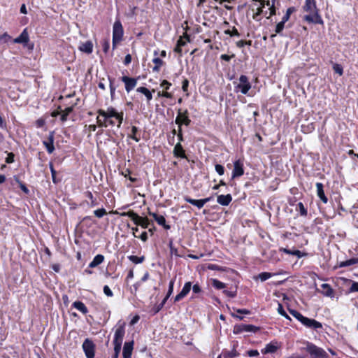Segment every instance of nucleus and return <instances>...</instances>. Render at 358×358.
<instances>
[{
	"label": "nucleus",
	"mask_w": 358,
	"mask_h": 358,
	"mask_svg": "<svg viewBox=\"0 0 358 358\" xmlns=\"http://www.w3.org/2000/svg\"><path fill=\"white\" fill-rule=\"evenodd\" d=\"M120 215L122 217H129L133 220L134 223L137 226H141L144 219V217L139 216L134 210L121 213H120Z\"/></svg>",
	"instance_id": "10"
},
{
	"label": "nucleus",
	"mask_w": 358,
	"mask_h": 358,
	"mask_svg": "<svg viewBox=\"0 0 358 358\" xmlns=\"http://www.w3.org/2000/svg\"><path fill=\"white\" fill-rule=\"evenodd\" d=\"M148 214L155 219L159 225L162 226L166 230L170 229L171 226L169 224H166V219L163 215H158L156 213H152L151 211H148Z\"/></svg>",
	"instance_id": "15"
},
{
	"label": "nucleus",
	"mask_w": 358,
	"mask_h": 358,
	"mask_svg": "<svg viewBox=\"0 0 358 358\" xmlns=\"http://www.w3.org/2000/svg\"><path fill=\"white\" fill-rule=\"evenodd\" d=\"M289 310V313L293 316L298 321L300 320L301 317H302V314L301 313H299V311L296 310H294V309H290L289 308L288 309Z\"/></svg>",
	"instance_id": "45"
},
{
	"label": "nucleus",
	"mask_w": 358,
	"mask_h": 358,
	"mask_svg": "<svg viewBox=\"0 0 358 358\" xmlns=\"http://www.w3.org/2000/svg\"><path fill=\"white\" fill-rule=\"evenodd\" d=\"M134 349V341L126 342L123 346L122 355L124 358H131Z\"/></svg>",
	"instance_id": "17"
},
{
	"label": "nucleus",
	"mask_w": 358,
	"mask_h": 358,
	"mask_svg": "<svg viewBox=\"0 0 358 358\" xmlns=\"http://www.w3.org/2000/svg\"><path fill=\"white\" fill-rule=\"evenodd\" d=\"M127 136L128 138L134 140L136 142H139L141 137L138 127H136V126H132L131 127V133L128 134Z\"/></svg>",
	"instance_id": "24"
},
{
	"label": "nucleus",
	"mask_w": 358,
	"mask_h": 358,
	"mask_svg": "<svg viewBox=\"0 0 358 358\" xmlns=\"http://www.w3.org/2000/svg\"><path fill=\"white\" fill-rule=\"evenodd\" d=\"M123 27L120 20H117L114 22L113 27V48H115L116 43L122 41L123 37Z\"/></svg>",
	"instance_id": "4"
},
{
	"label": "nucleus",
	"mask_w": 358,
	"mask_h": 358,
	"mask_svg": "<svg viewBox=\"0 0 358 358\" xmlns=\"http://www.w3.org/2000/svg\"><path fill=\"white\" fill-rule=\"evenodd\" d=\"M187 110H185L183 113H182L181 110H178V115L176 119V124H178V127H181L183 124L186 126H189L190 124L191 120L187 115Z\"/></svg>",
	"instance_id": "9"
},
{
	"label": "nucleus",
	"mask_w": 358,
	"mask_h": 358,
	"mask_svg": "<svg viewBox=\"0 0 358 358\" xmlns=\"http://www.w3.org/2000/svg\"><path fill=\"white\" fill-rule=\"evenodd\" d=\"M316 187L317 196L321 199V201L324 203H327L328 202V199L324 194L323 184L321 182H317Z\"/></svg>",
	"instance_id": "18"
},
{
	"label": "nucleus",
	"mask_w": 358,
	"mask_h": 358,
	"mask_svg": "<svg viewBox=\"0 0 358 358\" xmlns=\"http://www.w3.org/2000/svg\"><path fill=\"white\" fill-rule=\"evenodd\" d=\"M299 322L306 327L312 329H322V324L321 322L314 320L310 319L308 317H306L303 315L301 317Z\"/></svg>",
	"instance_id": "6"
},
{
	"label": "nucleus",
	"mask_w": 358,
	"mask_h": 358,
	"mask_svg": "<svg viewBox=\"0 0 358 358\" xmlns=\"http://www.w3.org/2000/svg\"><path fill=\"white\" fill-rule=\"evenodd\" d=\"M102 47H103V50L104 52H107L109 50V48H110V42H109V40L108 39H104L103 41H102Z\"/></svg>",
	"instance_id": "51"
},
{
	"label": "nucleus",
	"mask_w": 358,
	"mask_h": 358,
	"mask_svg": "<svg viewBox=\"0 0 358 358\" xmlns=\"http://www.w3.org/2000/svg\"><path fill=\"white\" fill-rule=\"evenodd\" d=\"M136 91L138 92L143 94L145 96V97L147 98V100L148 101L152 100V93L148 88H146L145 87H139L137 88Z\"/></svg>",
	"instance_id": "30"
},
{
	"label": "nucleus",
	"mask_w": 358,
	"mask_h": 358,
	"mask_svg": "<svg viewBox=\"0 0 358 358\" xmlns=\"http://www.w3.org/2000/svg\"><path fill=\"white\" fill-rule=\"evenodd\" d=\"M169 248H170V252L171 254L173 255H175L176 257H180V255L178 254V249L176 248L174 246H173V241L171 240L169 243Z\"/></svg>",
	"instance_id": "44"
},
{
	"label": "nucleus",
	"mask_w": 358,
	"mask_h": 358,
	"mask_svg": "<svg viewBox=\"0 0 358 358\" xmlns=\"http://www.w3.org/2000/svg\"><path fill=\"white\" fill-rule=\"evenodd\" d=\"M280 250L282 251L284 253L296 256L298 258H301L306 255V253L302 252L299 250H291L287 248H281Z\"/></svg>",
	"instance_id": "29"
},
{
	"label": "nucleus",
	"mask_w": 358,
	"mask_h": 358,
	"mask_svg": "<svg viewBox=\"0 0 358 358\" xmlns=\"http://www.w3.org/2000/svg\"><path fill=\"white\" fill-rule=\"evenodd\" d=\"M10 39V36L6 32L2 35H0V41L8 42Z\"/></svg>",
	"instance_id": "60"
},
{
	"label": "nucleus",
	"mask_w": 358,
	"mask_h": 358,
	"mask_svg": "<svg viewBox=\"0 0 358 358\" xmlns=\"http://www.w3.org/2000/svg\"><path fill=\"white\" fill-rule=\"evenodd\" d=\"M96 122H97L99 127H108L107 121L105 120V118H103V120H102L99 117V115L96 117Z\"/></svg>",
	"instance_id": "52"
},
{
	"label": "nucleus",
	"mask_w": 358,
	"mask_h": 358,
	"mask_svg": "<svg viewBox=\"0 0 358 358\" xmlns=\"http://www.w3.org/2000/svg\"><path fill=\"white\" fill-rule=\"evenodd\" d=\"M15 155L13 152L8 153V156L6 158V162L7 164H11L14 162Z\"/></svg>",
	"instance_id": "54"
},
{
	"label": "nucleus",
	"mask_w": 358,
	"mask_h": 358,
	"mask_svg": "<svg viewBox=\"0 0 358 358\" xmlns=\"http://www.w3.org/2000/svg\"><path fill=\"white\" fill-rule=\"evenodd\" d=\"M73 110V106L67 107L64 110H62V114L61 115V120L62 122H65L67 120L68 115Z\"/></svg>",
	"instance_id": "35"
},
{
	"label": "nucleus",
	"mask_w": 358,
	"mask_h": 358,
	"mask_svg": "<svg viewBox=\"0 0 358 358\" xmlns=\"http://www.w3.org/2000/svg\"><path fill=\"white\" fill-rule=\"evenodd\" d=\"M192 287V282H187L185 283L182 290L174 298V303L178 302L185 298L190 292Z\"/></svg>",
	"instance_id": "13"
},
{
	"label": "nucleus",
	"mask_w": 358,
	"mask_h": 358,
	"mask_svg": "<svg viewBox=\"0 0 358 358\" xmlns=\"http://www.w3.org/2000/svg\"><path fill=\"white\" fill-rule=\"evenodd\" d=\"M86 196L87 198H89L91 201L90 204V207H94L98 205V202H97L96 199L94 198L91 192H87Z\"/></svg>",
	"instance_id": "41"
},
{
	"label": "nucleus",
	"mask_w": 358,
	"mask_h": 358,
	"mask_svg": "<svg viewBox=\"0 0 358 358\" xmlns=\"http://www.w3.org/2000/svg\"><path fill=\"white\" fill-rule=\"evenodd\" d=\"M358 292V282H353L351 287H350V292Z\"/></svg>",
	"instance_id": "58"
},
{
	"label": "nucleus",
	"mask_w": 358,
	"mask_h": 358,
	"mask_svg": "<svg viewBox=\"0 0 358 358\" xmlns=\"http://www.w3.org/2000/svg\"><path fill=\"white\" fill-rule=\"evenodd\" d=\"M123 115H124L123 112H120V113H117V116H116V117H115V119H117L118 121L117 127H120V126L123 122Z\"/></svg>",
	"instance_id": "55"
},
{
	"label": "nucleus",
	"mask_w": 358,
	"mask_h": 358,
	"mask_svg": "<svg viewBox=\"0 0 358 358\" xmlns=\"http://www.w3.org/2000/svg\"><path fill=\"white\" fill-rule=\"evenodd\" d=\"M99 116L103 117L105 118L106 121H108V119L112 118V117H116L117 116L118 112L116 110V109L113 107H108L107 110H104L103 109H99L97 111Z\"/></svg>",
	"instance_id": "11"
},
{
	"label": "nucleus",
	"mask_w": 358,
	"mask_h": 358,
	"mask_svg": "<svg viewBox=\"0 0 358 358\" xmlns=\"http://www.w3.org/2000/svg\"><path fill=\"white\" fill-rule=\"evenodd\" d=\"M224 32L225 34L229 35L230 36H240V34L235 27H233L231 30L227 29Z\"/></svg>",
	"instance_id": "39"
},
{
	"label": "nucleus",
	"mask_w": 358,
	"mask_h": 358,
	"mask_svg": "<svg viewBox=\"0 0 358 358\" xmlns=\"http://www.w3.org/2000/svg\"><path fill=\"white\" fill-rule=\"evenodd\" d=\"M238 355L239 353L234 348L231 351H222V356L224 358H233L235 357H238Z\"/></svg>",
	"instance_id": "33"
},
{
	"label": "nucleus",
	"mask_w": 358,
	"mask_h": 358,
	"mask_svg": "<svg viewBox=\"0 0 358 358\" xmlns=\"http://www.w3.org/2000/svg\"><path fill=\"white\" fill-rule=\"evenodd\" d=\"M72 306L80 311L83 314L85 315L88 313L87 308L82 301H76L73 303Z\"/></svg>",
	"instance_id": "27"
},
{
	"label": "nucleus",
	"mask_w": 358,
	"mask_h": 358,
	"mask_svg": "<svg viewBox=\"0 0 358 358\" xmlns=\"http://www.w3.org/2000/svg\"><path fill=\"white\" fill-rule=\"evenodd\" d=\"M278 346L275 343H270L267 344L264 349L262 350V354H271L277 351Z\"/></svg>",
	"instance_id": "25"
},
{
	"label": "nucleus",
	"mask_w": 358,
	"mask_h": 358,
	"mask_svg": "<svg viewBox=\"0 0 358 358\" xmlns=\"http://www.w3.org/2000/svg\"><path fill=\"white\" fill-rule=\"evenodd\" d=\"M234 57H235V55L234 54H232L231 55L223 54L220 56V59L222 60H224L226 62H229Z\"/></svg>",
	"instance_id": "57"
},
{
	"label": "nucleus",
	"mask_w": 358,
	"mask_h": 358,
	"mask_svg": "<svg viewBox=\"0 0 358 358\" xmlns=\"http://www.w3.org/2000/svg\"><path fill=\"white\" fill-rule=\"evenodd\" d=\"M212 286L217 289H222L226 287V285L217 279H212Z\"/></svg>",
	"instance_id": "36"
},
{
	"label": "nucleus",
	"mask_w": 358,
	"mask_h": 358,
	"mask_svg": "<svg viewBox=\"0 0 358 358\" xmlns=\"http://www.w3.org/2000/svg\"><path fill=\"white\" fill-rule=\"evenodd\" d=\"M79 50L82 52L90 54L93 51V44L92 41H87L84 43H82L79 47Z\"/></svg>",
	"instance_id": "23"
},
{
	"label": "nucleus",
	"mask_w": 358,
	"mask_h": 358,
	"mask_svg": "<svg viewBox=\"0 0 358 358\" xmlns=\"http://www.w3.org/2000/svg\"><path fill=\"white\" fill-rule=\"evenodd\" d=\"M259 330V327H257L252 324H236L234 327L233 333L234 334H241L243 332H253L255 333Z\"/></svg>",
	"instance_id": "5"
},
{
	"label": "nucleus",
	"mask_w": 358,
	"mask_h": 358,
	"mask_svg": "<svg viewBox=\"0 0 358 358\" xmlns=\"http://www.w3.org/2000/svg\"><path fill=\"white\" fill-rule=\"evenodd\" d=\"M103 293L108 297H112L113 296V293L108 285L103 286Z\"/></svg>",
	"instance_id": "53"
},
{
	"label": "nucleus",
	"mask_w": 358,
	"mask_h": 358,
	"mask_svg": "<svg viewBox=\"0 0 358 358\" xmlns=\"http://www.w3.org/2000/svg\"><path fill=\"white\" fill-rule=\"evenodd\" d=\"M174 282H175V280L174 279L171 280L169 282V289H168V292H167V294H166V299H169L171 296V295L172 294L173 292Z\"/></svg>",
	"instance_id": "46"
},
{
	"label": "nucleus",
	"mask_w": 358,
	"mask_h": 358,
	"mask_svg": "<svg viewBox=\"0 0 358 358\" xmlns=\"http://www.w3.org/2000/svg\"><path fill=\"white\" fill-rule=\"evenodd\" d=\"M184 200L186 202L196 206L199 209H201V208H203V206L206 203V200H203V199H199V200L193 199H191L190 197H189L187 196H185L184 197Z\"/></svg>",
	"instance_id": "19"
},
{
	"label": "nucleus",
	"mask_w": 358,
	"mask_h": 358,
	"mask_svg": "<svg viewBox=\"0 0 358 358\" xmlns=\"http://www.w3.org/2000/svg\"><path fill=\"white\" fill-rule=\"evenodd\" d=\"M296 11L295 7H289L287 9L285 14L282 17V20L285 21L286 22L289 20L290 18V15Z\"/></svg>",
	"instance_id": "38"
},
{
	"label": "nucleus",
	"mask_w": 358,
	"mask_h": 358,
	"mask_svg": "<svg viewBox=\"0 0 358 358\" xmlns=\"http://www.w3.org/2000/svg\"><path fill=\"white\" fill-rule=\"evenodd\" d=\"M106 210L105 208H99V209H97V210H95L94 211V215L98 217V218H101L102 217H103L105 215H106Z\"/></svg>",
	"instance_id": "43"
},
{
	"label": "nucleus",
	"mask_w": 358,
	"mask_h": 358,
	"mask_svg": "<svg viewBox=\"0 0 358 358\" xmlns=\"http://www.w3.org/2000/svg\"><path fill=\"white\" fill-rule=\"evenodd\" d=\"M274 274L268 272H262L260 273L258 275V278L261 280V281H265L272 277Z\"/></svg>",
	"instance_id": "40"
},
{
	"label": "nucleus",
	"mask_w": 358,
	"mask_h": 358,
	"mask_svg": "<svg viewBox=\"0 0 358 358\" xmlns=\"http://www.w3.org/2000/svg\"><path fill=\"white\" fill-rule=\"evenodd\" d=\"M29 40L27 29H24L20 36L14 39L15 43H27Z\"/></svg>",
	"instance_id": "22"
},
{
	"label": "nucleus",
	"mask_w": 358,
	"mask_h": 358,
	"mask_svg": "<svg viewBox=\"0 0 358 358\" xmlns=\"http://www.w3.org/2000/svg\"><path fill=\"white\" fill-rule=\"evenodd\" d=\"M173 155L176 157H180L182 159L186 158L185 150L180 142H178L175 145L173 149Z\"/></svg>",
	"instance_id": "21"
},
{
	"label": "nucleus",
	"mask_w": 358,
	"mask_h": 358,
	"mask_svg": "<svg viewBox=\"0 0 358 358\" xmlns=\"http://www.w3.org/2000/svg\"><path fill=\"white\" fill-rule=\"evenodd\" d=\"M244 174L243 163L240 159L234 162V169L232 171V178H238Z\"/></svg>",
	"instance_id": "12"
},
{
	"label": "nucleus",
	"mask_w": 358,
	"mask_h": 358,
	"mask_svg": "<svg viewBox=\"0 0 358 358\" xmlns=\"http://www.w3.org/2000/svg\"><path fill=\"white\" fill-rule=\"evenodd\" d=\"M152 62L155 64V66L152 68V71L155 72H158L160 69V67L164 64L163 60L159 57H155L152 59Z\"/></svg>",
	"instance_id": "32"
},
{
	"label": "nucleus",
	"mask_w": 358,
	"mask_h": 358,
	"mask_svg": "<svg viewBox=\"0 0 358 358\" xmlns=\"http://www.w3.org/2000/svg\"><path fill=\"white\" fill-rule=\"evenodd\" d=\"M83 349L87 358H93L94 357L95 345L89 338H86L83 343Z\"/></svg>",
	"instance_id": "7"
},
{
	"label": "nucleus",
	"mask_w": 358,
	"mask_h": 358,
	"mask_svg": "<svg viewBox=\"0 0 358 358\" xmlns=\"http://www.w3.org/2000/svg\"><path fill=\"white\" fill-rule=\"evenodd\" d=\"M104 261V256L102 255H96L92 261L90 263V268H94L101 264Z\"/></svg>",
	"instance_id": "28"
},
{
	"label": "nucleus",
	"mask_w": 358,
	"mask_h": 358,
	"mask_svg": "<svg viewBox=\"0 0 358 358\" xmlns=\"http://www.w3.org/2000/svg\"><path fill=\"white\" fill-rule=\"evenodd\" d=\"M114 345V355L112 356V358H118L119 354L120 352L122 345L117 344Z\"/></svg>",
	"instance_id": "47"
},
{
	"label": "nucleus",
	"mask_w": 358,
	"mask_h": 358,
	"mask_svg": "<svg viewBox=\"0 0 358 358\" xmlns=\"http://www.w3.org/2000/svg\"><path fill=\"white\" fill-rule=\"evenodd\" d=\"M215 169L220 176H222L224 173V168L221 164H216L215 166Z\"/></svg>",
	"instance_id": "50"
},
{
	"label": "nucleus",
	"mask_w": 358,
	"mask_h": 358,
	"mask_svg": "<svg viewBox=\"0 0 358 358\" xmlns=\"http://www.w3.org/2000/svg\"><path fill=\"white\" fill-rule=\"evenodd\" d=\"M305 349L312 358L329 357L327 352L323 348H320L312 343L308 342Z\"/></svg>",
	"instance_id": "3"
},
{
	"label": "nucleus",
	"mask_w": 358,
	"mask_h": 358,
	"mask_svg": "<svg viewBox=\"0 0 358 358\" xmlns=\"http://www.w3.org/2000/svg\"><path fill=\"white\" fill-rule=\"evenodd\" d=\"M223 293L227 295L229 297L234 298L236 296V290L235 291H229V290H224Z\"/></svg>",
	"instance_id": "56"
},
{
	"label": "nucleus",
	"mask_w": 358,
	"mask_h": 358,
	"mask_svg": "<svg viewBox=\"0 0 358 358\" xmlns=\"http://www.w3.org/2000/svg\"><path fill=\"white\" fill-rule=\"evenodd\" d=\"M149 225H150L149 220L147 217H144L141 227L143 229H147V228H148Z\"/></svg>",
	"instance_id": "61"
},
{
	"label": "nucleus",
	"mask_w": 358,
	"mask_h": 358,
	"mask_svg": "<svg viewBox=\"0 0 358 358\" xmlns=\"http://www.w3.org/2000/svg\"><path fill=\"white\" fill-rule=\"evenodd\" d=\"M296 210H299V213H300L301 215H302V216H306L307 215V213H308L307 210L304 207V205L303 204L302 202H299L297 204Z\"/></svg>",
	"instance_id": "42"
},
{
	"label": "nucleus",
	"mask_w": 358,
	"mask_h": 358,
	"mask_svg": "<svg viewBox=\"0 0 358 358\" xmlns=\"http://www.w3.org/2000/svg\"><path fill=\"white\" fill-rule=\"evenodd\" d=\"M234 90L236 92H241L243 94H248L251 89V83L249 78L245 75H241L238 78V83L234 82Z\"/></svg>",
	"instance_id": "2"
},
{
	"label": "nucleus",
	"mask_w": 358,
	"mask_h": 358,
	"mask_svg": "<svg viewBox=\"0 0 358 358\" xmlns=\"http://www.w3.org/2000/svg\"><path fill=\"white\" fill-rule=\"evenodd\" d=\"M285 23H286V22L282 20L280 22H278L276 24L275 29V34H272L271 35V38L275 37L276 36V34H281L282 30L285 28Z\"/></svg>",
	"instance_id": "31"
},
{
	"label": "nucleus",
	"mask_w": 358,
	"mask_h": 358,
	"mask_svg": "<svg viewBox=\"0 0 358 358\" xmlns=\"http://www.w3.org/2000/svg\"><path fill=\"white\" fill-rule=\"evenodd\" d=\"M274 3H275V0H271V7L268 8V10H269V16L266 17L268 19L272 16V15H274L276 14V9H275V7L274 6Z\"/></svg>",
	"instance_id": "48"
},
{
	"label": "nucleus",
	"mask_w": 358,
	"mask_h": 358,
	"mask_svg": "<svg viewBox=\"0 0 358 358\" xmlns=\"http://www.w3.org/2000/svg\"><path fill=\"white\" fill-rule=\"evenodd\" d=\"M333 69L335 71V73L339 74L340 76L343 75V67L340 64H335L333 66Z\"/></svg>",
	"instance_id": "49"
},
{
	"label": "nucleus",
	"mask_w": 358,
	"mask_h": 358,
	"mask_svg": "<svg viewBox=\"0 0 358 358\" xmlns=\"http://www.w3.org/2000/svg\"><path fill=\"white\" fill-rule=\"evenodd\" d=\"M122 81L125 85V90L127 92L131 91L137 85V79L134 78H129L128 76H122L121 78Z\"/></svg>",
	"instance_id": "14"
},
{
	"label": "nucleus",
	"mask_w": 358,
	"mask_h": 358,
	"mask_svg": "<svg viewBox=\"0 0 358 358\" xmlns=\"http://www.w3.org/2000/svg\"><path fill=\"white\" fill-rule=\"evenodd\" d=\"M160 85L162 87H165V89L167 90L169 89V87L171 85V83L167 81L166 80H164Z\"/></svg>",
	"instance_id": "64"
},
{
	"label": "nucleus",
	"mask_w": 358,
	"mask_h": 358,
	"mask_svg": "<svg viewBox=\"0 0 358 358\" xmlns=\"http://www.w3.org/2000/svg\"><path fill=\"white\" fill-rule=\"evenodd\" d=\"M124 323L120 324L115 331L113 344H122L123 338L125 334Z\"/></svg>",
	"instance_id": "8"
},
{
	"label": "nucleus",
	"mask_w": 358,
	"mask_h": 358,
	"mask_svg": "<svg viewBox=\"0 0 358 358\" xmlns=\"http://www.w3.org/2000/svg\"><path fill=\"white\" fill-rule=\"evenodd\" d=\"M303 9L305 12L309 13L304 16V20L309 23L323 24L324 21L320 15L315 0H306Z\"/></svg>",
	"instance_id": "1"
},
{
	"label": "nucleus",
	"mask_w": 358,
	"mask_h": 358,
	"mask_svg": "<svg viewBox=\"0 0 358 358\" xmlns=\"http://www.w3.org/2000/svg\"><path fill=\"white\" fill-rule=\"evenodd\" d=\"M277 310H278V313L280 315H282V316H283V315H286V312H285V310H284L283 306H282V305L281 303H278V307Z\"/></svg>",
	"instance_id": "62"
},
{
	"label": "nucleus",
	"mask_w": 358,
	"mask_h": 358,
	"mask_svg": "<svg viewBox=\"0 0 358 358\" xmlns=\"http://www.w3.org/2000/svg\"><path fill=\"white\" fill-rule=\"evenodd\" d=\"M247 354L250 357H256V356H258L259 355L258 350H250L247 352Z\"/></svg>",
	"instance_id": "59"
},
{
	"label": "nucleus",
	"mask_w": 358,
	"mask_h": 358,
	"mask_svg": "<svg viewBox=\"0 0 358 358\" xmlns=\"http://www.w3.org/2000/svg\"><path fill=\"white\" fill-rule=\"evenodd\" d=\"M128 259L132 263H134V264H137L142 263L145 260V257L144 256L138 257V256H135V255H130V256L128 257Z\"/></svg>",
	"instance_id": "37"
},
{
	"label": "nucleus",
	"mask_w": 358,
	"mask_h": 358,
	"mask_svg": "<svg viewBox=\"0 0 358 358\" xmlns=\"http://www.w3.org/2000/svg\"><path fill=\"white\" fill-rule=\"evenodd\" d=\"M138 238H140L142 241L145 242L148 241V234L146 231H143L140 236H138Z\"/></svg>",
	"instance_id": "63"
},
{
	"label": "nucleus",
	"mask_w": 358,
	"mask_h": 358,
	"mask_svg": "<svg viewBox=\"0 0 358 358\" xmlns=\"http://www.w3.org/2000/svg\"><path fill=\"white\" fill-rule=\"evenodd\" d=\"M358 263V258H351L340 263V267H347Z\"/></svg>",
	"instance_id": "34"
},
{
	"label": "nucleus",
	"mask_w": 358,
	"mask_h": 358,
	"mask_svg": "<svg viewBox=\"0 0 358 358\" xmlns=\"http://www.w3.org/2000/svg\"><path fill=\"white\" fill-rule=\"evenodd\" d=\"M321 287L322 289V294L324 296H329V297L334 296V290L329 284L324 283L321 285Z\"/></svg>",
	"instance_id": "26"
},
{
	"label": "nucleus",
	"mask_w": 358,
	"mask_h": 358,
	"mask_svg": "<svg viewBox=\"0 0 358 358\" xmlns=\"http://www.w3.org/2000/svg\"><path fill=\"white\" fill-rule=\"evenodd\" d=\"M54 140H55L54 132L51 131L49 133L48 140L43 141V142L44 146L45 147V148L47 150V152L49 154L52 153L55 150Z\"/></svg>",
	"instance_id": "16"
},
{
	"label": "nucleus",
	"mask_w": 358,
	"mask_h": 358,
	"mask_svg": "<svg viewBox=\"0 0 358 358\" xmlns=\"http://www.w3.org/2000/svg\"><path fill=\"white\" fill-rule=\"evenodd\" d=\"M232 201V196L230 194L224 195L221 194L217 196V201L219 204L222 206H228L231 201Z\"/></svg>",
	"instance_id": "20"
}]
</instances>
